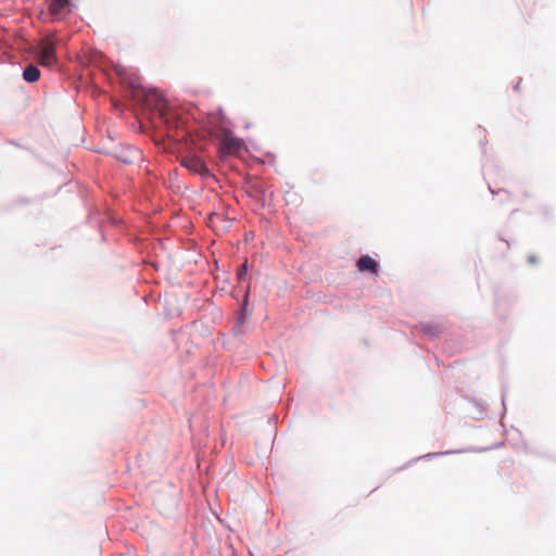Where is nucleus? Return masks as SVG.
<instances>
[{"mask_svg":"<svg viewBox=\"0 0 556 556\" xmlns=\"http://www.w3.org/2000/svg\"><path fill=\"white\" fill-rule=\"evenodd\" d=\"M55 45L54 35H48L37 42V65L53 67L56 64Z\"/></svg>","mask_w":556,"mask_h":556,"instance_id":"nucleus-1","label":"nucleus"},{"mask_svg":"<svg viewBox=\"0 0 556 556\" xmlns=\"http://www.w3.org/2000/svg\"><path fill=\"white\" fill-rule=\"evenodd\" d=\"M181 166L187 168L193 174L201 176L202 178H206L211 176L208 168L205 163L198 156L189 155L181 159Z\"/></svg>","mask_w":556,"mask_h":556,"instance_id":"nucleus-2","label":"nucleus"},{"mask_svg":"<svg viewBox=\"0 0 556 556\" xmlns=\"http://www.w3.org/2000/svg\"><path fill=\"white\" fill-rule=\"evenodd\" d=\"M116 157L125 164H135L141 160V153L136 148L126 147L116 152Z\"/></svg>","mask_w":556,"mask_h":556,"instance_id":"nucleus-3","label":"nucleus"},{"mask_svg":"<svg viewBox=\"0 0 556 556\" xmlns=\"http://www.w3.org/2000/svg\"><path fill=\"white\" fill-rule=\"evenodd\" d=\"M70 0H52L49 7V12L55 18H60L68 12Z\"/></svg>","mask_w":556,"mask_h":556,"instance_id":"nucleus-4","label":"nucleus"},{"mask_svg":"<svg viewBox=\"0 0 556 556\" xmlns=\"http://www.w3.org/2000/svg\"><path fill=\"white\" fill-rule=\"evenodd\" d=\"M357 268H358L359 271H371V273L376 274L377 270H378V264L369 255H363L357 261Z\"/></svg>","mask_w":556,"mask_h":556,"instance_id":"nucleus-5","label":"nucleus"},{"mask_svg":"<svg viewBox=\"0 0 556 556\" xmlns=\"http://www.w3.org/2000/svg\"><path fill=\"white\" fill-rule=\"evenodd\" d=\"M23 78L28 83H35V64L30 63L23 73Z\"/></svg>","mask_w":556,"mask_h":556,"instance_id":"nucleus-6","label":"nucleus"},{"mask_svg":"<svg viewBox=\"0 0 556 556\" xmlns=\"http://www.w3.org/2000/svg\"><path fill=\"white\" fill-rule=\"evenodd\" d=\"M224 146L227 148L229 152H231L239 148V142L235 139H225Z\"/></svg>","mask_w":556,"mask_h":556,"instance_id":"nucleus-7","label":"nucleus"},{"mask_svg":"<svg viewBox=\"0 0 556 556\" xmlns=\"http://www.w3.org/2000/svg\"><path fill=\"white\" fill-rule=\"evenodd\" d=\"M245 271H247V263L241 265V268H240L239 274H238L239 277H241L242 274L245 273Z\"/></svg>","mask_w":556,"mask_h":556,"instance_id":"nucleus-8","label":"nucleus"},{"mask_svg":"<svg viewBox=\"0 0 556 556\" xmlns=\"http://www.w3.org/2000/svg\"><path fill=\"white\" fill-rule=\"evenodd\" d=\"M528 260H529L530 263H535L536 262V258L534 256H530Z\"/></svg>","mask_w":556,"mask_h":556,"instance_id":"nucleus-9","label":"nucleus"},{"mask_svg":"<svg viewBox=\"0 0 556 556\" xmlns=\"http://www.w3.org/2000/svg\"><path fill=\"white\" fill-rule=\"evenodd\" d=\"M36 77H37V80H38V79H39V77H40V72H39V70H38V68H37Z\"/></svg>","mask_w":556,"mask_h":556,"instance_id":"nucleus-10","label":"nucleus"},{"mask_svg":"<svg viewBox=\"0 0 556 556\" xmlns=\"http://www.w3.org/2000/svg\"><path fill=\"white\" fill-rule=\"evenodd\" d=\"M162 117H165V113L160 109Z\"/></svg>","mask_w":556,"mask_h":556,"instance_id":"nucleus-11","label":"nucleus"},{"mask_svg":"<svg viewBox=\"0 0 556 556\" xmlns=\"http://www.w3.org/2000/svg\"><path fill=\"white\" fill-rule=\"evenodd\" d=\"M152 96L159 98V94L156 92H153Z\"/></svg>","mask_w":556,"mask_h":556,"instance_id":"nucleus-12","label":"nucleus"}]
</instances>
